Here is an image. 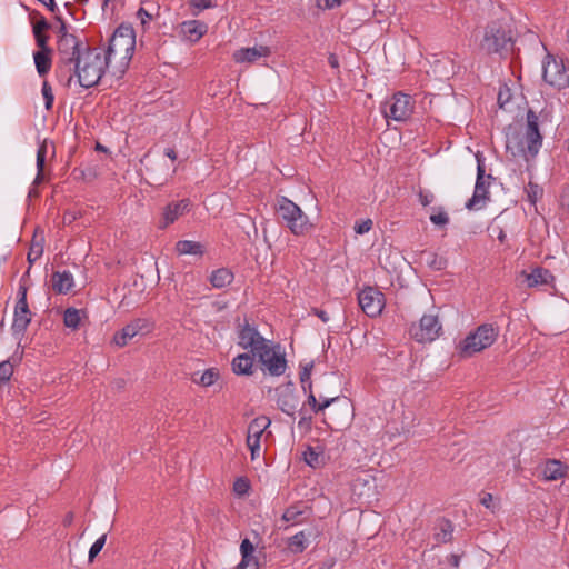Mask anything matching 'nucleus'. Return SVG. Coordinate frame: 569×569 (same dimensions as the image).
<instances>
[{
	"label": "nucleus",
	"mask_w": 569,
	"mask_h": 569,
	"mask_svg": "<svg viewBox=\"0 0 569 569\" xmlns=\"http://www.w3.org/2000/svg\"><path fill=\"white\" fill-rule=\"evenodd\" d=\"M271 421L266 416H260L253 419L248 427L247 439L260 440L264 430L270 426Z\"/></svg>",
	"instance_id": "obj_25"
},
{
	"label": "nucleus",
	"mask_w": 569,
	"mask_h": 569,
	"mask_svg": "<svg viewBox=\"0 0 569 569\" xmlns=\"http://www.w3.org/2000/svg\"><path fill=\"white\" fill-rule=\"evenodd\" d=\"M64 326L76 330L81 322V311L76 308H67L63 313Z\"/></svg>",
	"instance_id": "obj_35"
},
{
	"label": "nucleus",
	"mask_w": 569,
	"mask_h": 569,
	"mask_svg": "<svg viewBox=\"0 0 569 569\" xmlns=\"http://www.w3.org/2000/svg\"><path fill=\"white\" fill-rule=\"evenodd\" d=\"M328 62L333 69L339 68V61L336 54L331 53L328 58Z\"/></svg>",
	"instance_id": "obj_64"
},
{
	"label": "nucleus",
	"mask_w": 569,
	"mask_h": 569,
	"mask_svg": "<svg viewBox=\"0 0 569 569\" xmlns=\"http://www.w3.org/2000/svg\"><path fill=\"white\" fill-rule=\"evenodd\" d=\"M358 302L362 311L369 317H376L381 313L383 308V295L373 288L363 289L358 295Z\"/></svg>",
	"instance_id": "obj_11"
},
{
	"label": "nucleus",
	"mask_w": 569,
	"mask_h": 569,
	"mask_svg": "<svg viewBox=\"0 0 569 569\" xmlns=\"http://www.w3.org/2000/svg\"><path fill=\"white\" fill-rule=\"evenodd\" d=\"M60 32L61 36L58 41L60 64L68 72H71L73 62L83 53L87 44L80 42L76 36L68 33L63 23L60 27Z\"/></svg>",
	"instance_id": "obj_7"
},
{
	"label": "nucleus",
	"mask_w": 569,
	"mask_h": 569,
	"mask_svg": "<svg viewBox=\"0 0 569 569\" xmlns=\"http://www.w3.org/2000/svg\"><path fill=\"white\" fill-rule=\"evenodd\" d=\"M312 311H313V313H315L317 317H319L323 322H328V321H329V317H328V315H327V312H326V311L320 310V309H317V308H315Z\"/></svg>",
	"instance_id": "obj_60"
},
{
	"label": "nucleus",
	"mask_w": 569,
	"mask_h": 569,
	"mask_svg": "<svg viewBox=\"0 0 569 569\" xmlns=\"http://www.w3.org/2000/svg\"><path fill=\"white\" fill-rule=\"evenodd\" d=\"M13 375V365L10 360H4L0 362V381L6 382L9 381L11 376Z\"/></svg>",
	"instance_id": "obj_46"
},
{
	"label": "nucleus",
	"mask_w": 569,
	"mask_h": 569,
	"mask_svg": "<svg viewBox=\"0 0 569 569\" xmlns=\"http://www.w3.org/2000/svg\"><path fill=\"white\" fill-rule=\"evenodd\" d=\"M427 263L436 270H442L447 266L446 259L431 252L427 253Z\"/></svg>",
	"instance_id": "obj_44"
},
{
	"label": "nucleus",
	"mask_w": 569,
	"mask_h": 569,
	"mask_svg": "<svg viewBox=\"0 0 569 569\" xmlns=\"http://www.w3.org/2000/svg\"><path fill=\"white\" fill-rule=\"evenodd\" d=\"M54 156V144L43 140L37 151V176L33 184H40L44 180V163L48 154Z\"/></svg>",
	"instance_id": "obj_19"
},
{
	"label": "nucleus",
	"mask_w": 569,
	"mask_h": 569,
	"mask_svg": "<svg viewBox=\"0 0 569 569\" xmlns=\"http://www.w3.org/2000/svg\"><path fill=\"white\" fill-rule=\"evenodd\" d=\"M17 303H19L21 306L22 305H28V302H27V287L23 286V284L19 286Z\"/></svg>",
	"instance_id": "obj_55"
},
{
	"label": "nucleus",
	"mask_w": 569,
	"mask_h": 569,
	"mask_svg": "<svg viewBox=\"0 0 569 569\" xmlns=\"http://www.w3.org/2000/svg\"><path fill=\"white\" fill-rule=\"evenodd\" d=\"M305 531H300L288 539L287 546L293 553H301L308 546V537Z\"/></svg>",
	"instance_id": "obj_32"
},
{
	"label": "nucleus",
	"mask_w": 569,
	"mask_h": 569,
	"mask_svg": "<svg viewBox=\"0 0 569 569\" xmlns=\"http://www.w3.org/2000/svg\"><path fill=\"white\" fill-rule=\"evenodd\" d=\"M240 552L241 555H250L254 552V547L252 542L249 539H243L240 545Z\"/></svg>",
	"instance_id": "obj_53"
},
{
	"label": "nucleus",
	"mask_w": 569,
	"mask_h": 569,
	"mask_svg": "<svg viewBox=\"0 0 569 569\" xmlns=\"http://www.w3.org/2000/svg\"><path fill=\"white\" fill-rule=\"evenodd\" d=\"M436 529L433 537L438 543H446L452 539L453 526L449 520H440Z\"/></svg>",
	"instance_id": "obj_30"
},
{
	"label": "nucleus",
	"mask_w": 569,
	"mask_h": 569,
	"mask_svg": "<svg viewBox=\"0 0 569 569\" xmlns=\"http://www.w3.org/2000/svg\"><path fill=\"white\" fill-rule=\"evenodd\" d=\"M491 231H492V232H497V238H498V240H499L501 243H503V242L506 241L507 236H506V232L503 231V229H502V228H500V227H498V226H492V227H491Z\"/></svg>",
	"instance_id": "obj_57"
},
{
	"label": "nucleus",
	"mask_w": 569,
	"mask_h": 569,
	"mask_svg": "<svg viewBox=\"0 0 569 569\" xmlns=\"http://www.w3.org/2000/svg\"><path fill=\"white\" fill-rule=\"evenodd\" d=\"M254 356H252V353H241V355H238L233 360H232V371L236 373V375H244V376H250L252 375V368H253V363H254Z\"/></svg>",
	"instance_id": "obj_22"
},
{
	"label": "nucleus",
	"mask_w": 569,
	"mask_h": 569,
	"mask_svg": "<svg viewBox=\"0 0 569 569\" xmlns=\"http://www.w3.org/2000/svg\"><path fill=\"white\" fill-rule=\"evenodd\" d=\"M312 367H313V365L309 363L300 372V382H301L302 389L305 391H307V389H311L312 388V383H311V380H310Z\"/></svg>",
	"instance_id": "obj_47"
},
{
	"label": "nucleus",
	"mask_w": 569,
	"mask_h": 569,
	"mask_svg": "<svg viewBox=\"0 0 569 569\" xmlns=\"http://www.w3.org/2000/svg\"><path fill=\"white\" fill-rule=\"evenodd\" d=\"M492 500H493V497L491 493H485L481 499H480V502L481 505H483L486 508L490 509L492 507Z\"/></svg>",
	"instance_id": "obj_58"
},
{
	"label": "nucleus",
	"mask_w": 569,
	"mask_h": 569,
	"mask_svg": "<svg viewBox=\"0 0 569 569\" xmlns=\"http://www.w3.org/2000/svg\"><path fill=\"white\" fill-rule=\"evenodd\" d=\"M143 329H147V321L144 319H136L128 323L120 331L113 336V343L118 347H124L132 338L139 335Z\"/></svg>",
	"instance_id": "obj_15"
},
{
	"label": "nucleus",
	"mask_w": 569,
	"mask_h": 569,
	"mask_svg": "<svg viewBox=\"0 0 569 569\" xmlns=\"http://www.w3.org/2000/svg\"><path fill=\"white\" fill-rule=\"evenodd\" d=\"M371 228H372V220L371 219H367V220H363V221H360V222H356V224H355V231L358 234L367 233V232H369L371 230Z\"/></svg>",
	"instance_id": "obj_51"
},
{
	"label": "nucleus",
	"mask_w": 569,
	"mask_h": 569,
	"mask_svg": "<svg viewBox=\"0 0 569 569\" xmlns=\"http://www.w3.org/2000/svg\"><path fill=\"white\" fill-rule=\"evenodd\" d=\"M320 398L322 399L321 402H319V405L321 406L322 410L325 411V409H327L330 405L335 403L336 401L339 400V397L338 396H333V397H322L320 396Z\"/></svg>",
	"instance_id": "obj_56"
},
{
	"label": "nucleus",
	"mask_w": 569,
	"mask_h": 569,
	"mask_svg": "<svg viewBox=\"0 0 569 569\" xmlns=\"http://www.w3.org/2000/svg\"><path fill=\"white\" fill-rule=\"evenodd\" d=\"M542 144V136L539 130L538 116L535 111L529 110L527 112V123L525 133L519 136H511L507 139V149L512 152L513 156L522 154L526 158L536 157Z\"/></svg>",
	"instance_id": "obj_2"
},
{
	"label": "nucleus",
	"mask_w": 569,
	"mask_h": 569,
	"mask_svg": "<svg viewBox=\"0 0 569 569\" xmlns=\"http://www.w3.org/2000/svg\"><path fill=\"white\" fill-rule=\"evenodd\" d=\"M307 510H308V507L302 502L290 506L283 512L282 520H284L287 522H290V521L298 522L299 517L305 515Z\"/></svg>",
	"instance_id": "obj_34"
},
{
	"label": "nucleus",
	"mask_w": 569,
	"mask_h": 569,
	"mask_svg": "<svg viewBox=\"0 0 569 569\" xmlns=\"http://www.w3.org/2000/svg\"><path fill=\"white\" fill-rule=\"evenodd\" d=\"M107 540V535H102L99 539H97L89 550V562H92L98 553L102 550Z\"/></svg>",
	"instance_id": "obj_45"
},
{
	"label": "nucleus",
	"mask_w": 569,
	"mask_h": 569,
	"mask_svg": "<svg viewBox=\"0 0 569 569\" xmlns=\"http://www.w3.org/2000/svg\"><path fill=\"white\" fill-rule=\"evenodd\" d=\"M41 92H42V96L44 99L46 110H50L52 108L54 97H53L51 86L49 84L48 81H43Z\"/></svg>",
	"instance_id": "obj_43"
},
{
	"label": "nucleus",
	"mask_w": 569,
	"mask_h": 569,
	"mask_svg": "<svg viewBox=\"0 0 569 569\" xmlns=\"http://www.w3.org/2000/svg\"><path fill=\"white\" fill-rule=\"evenodd\" d=\"M190 207V201L188 199H182L178 202H171L166 206L162 219L159 222V228L164 229L169 224L173 223L179 217L184 214Z\"/></svg>",
	"instance_id": "obj_16"
},
{
	"label": "nucleus",
	"mask_w": 569,
	"mask_h": 569,
	"mask_svg": "<svg viewBox=\"0 0 569 569\" xmlns=\"http://www.w3.org/2000/svg\"><path fill=\"white\" fill-rule=\"evenodd\" d=\"M303 460L306 463L312 468H318L323 463V455L320 451H317L313 447H308L303 452Z\"/></svg>",
	"instance_id": "obj_36"
},
{
	"label": "nucleus",
	"mask_w": 569,
	"mask_h": 569,
	"mask_svg": "<svg viewBox=\"0 0 569 569\" xmlns=\"http://www.w3.org/2000/svg\"><path fill=\"white\" fill-rule=\"evenodd\" d=\"M279 353L280 352L276 351L271 346V342L266 340L263 345L256 348V350L252 352V356L258 357L261 365L264 366L272 356H277Z\"/></svg>",
	"instance_id": "obj_33"
},
{
	"label": "nucleus",
	"mask_w": 569,
	"mask_h": 569,
	"mask_svg": "<svg viewBox=\"0 0 569 569\" xmlns=\"http://www.w3.org/2000/svg\"><path fill=\"white\" fill-rule=\"evenodd\" d=\"M247 445L251 450L252 459H254L256 455L259 453L260 450V440H250L247 439Z\"/></svg>",
	"instance_id": "obj_54"
},
{
	"label": "nucleus",
	"mask_w": 569,
	"mask_h": 569,
	"mask_svg": "<svg viewBox=\"0 0 569 569\" xmlns=\"http://www.w3.org/2000/svg\"><path fill=\"white\" fill-rule=\"evenodd\" d=\"M277 212L282 223H284L295 236L307 234L312 229L308 216L293 201L286 197L277 200Z\"/></svg>",
	"instance_id": "obj_4"
},
{
	"label": "nucleus",
	"mask_w": 569,
	"mask_h": 569,
	"mask_svg": "<svg viewBox=\"0 0 569 569\" xmlns=\"http://www.w3.org/2000/svg\"><path fill=\"white\" fill-rule=\"evenodd\" d=\"M527 199L531 204H535L537 200L542 196V188H540L537 183L529 182L525 188Z\"/></svg>",
	"instance_id": "obj_39"
},
{
	"label": "nucleus",
	"mask_w": 569,
	"mask_h": 569,
	"mask_svg": "<svg viewBox=\"0 0 569 569\" xmlns=\"http://www.w3.org/2000/svg\"><path fill=\"white\" fill-rule=\"evenodd\" d=\"M309 390V395H308V399H307V402L306 405H309L310 407L315 406L316 403H318L319 401L317 400L315 393L312 392L311 389H308Z\"/></svg>",
	"instance_id": "obj_63"
},
{
	"label": "nucleus",
	"mask_w": 569,
	"mask_h": 569,
	"mask_svg": "<svg viewBox=\"0 0 569 569\" xmlns=\"http://www.w3.org/2000/svg\"><path fill=\"white\" fill-rule=\"evenodd\" d=\"M136 48V33L131 26L120 24L112 33L106 51L107 61L118 59L121 66H128Z\"/></svg>",
	"instance_id": "obj_3"
},
{
	"label": "nucleus",
	"mask_w": 569,
	"mask_h": 569,
	"mask_svg": "<svg viewBox=\"0 0 569 569\" xmlns=\"http://www.w3.org/2000/svg\"><path fill=\"white\" fill-rule=\"evenodd\" d=\"M249 489H250L249 482L244 478H239L233 483V490L239 496H243V495L248 493Z\"/></svg>",
	"instance_id": "obj_48"
},
{
	"label": "nucleus",
	"mask_w": 569,
	"mask_h": 569,
	"mask_svg": "<svg viewBox=\"0 0 569 569\" xmlns=\"http://www.w3.org/2000/svg\"><path fill=\"white\" fill-rule=\"evenodd\" d=\"M477 162V180L473 196L466 203V208L469 210L481 209L486 204V201L489 199L488 187L490 184L489 180L491 179V176L485 174V164L478 156Z\"/></svg>",
	"instance_id": "obj_10"
},
{
	"label": "nucleus",
	"mask_w": 569,
	"mask_h": 569,
	"mask_svg": "<svg viewBox=\"0 0 569 569\" xmlns=\"http://www.w3.org/2000/svg\"><path fill=\"white\" fill-rule=\"evenodd\" d=\"M49 27V23L43 18L33 26V34L39 50H52L47 43L49 37L44 33Z\"/></svg>",
	"instance_id": "obj_27"
},
{
	"label": "nucleus",
	"mask_w": 569,
	"mask_h": 569,
	"mask_svg": "<svg viewBox=\"0 0 569 569\" xmlns=\"http://www.w3.org/2000/svg\"><path fill=\"white\" fill-rule=\"evenodd\" d=\"M511 42L510 28L500 21H492L485 29L480 48L487 53H501L509 49Z\"/></svg>",
	"instance_id": "obj_5"
},
{
	"label": "nucleus",
	"mask_w": 569,
	"mask_h": 569,
	"mask_svg": "<svg viewBox=\"0 0 569 569\" xmlns=\"http://www.w3.org/2000/svg\"><path fill=\"white\" fill-rule=\"evenodd\" d=\"M219 378V371L214 368H209L203 372H194L192 375V381L203 387L212 386Z\"/></svg>",
	"instance_id": "obj_31"
},
{
	"label": "nucleus",
	"mask_w": 569,
	"mask_h": 569,
	"mask_svg": "<svg viewBox=\"0 0 569 569\" xmlns=\"http://www.w3.org/2000/svg\"><path fill=\"white\" fill-rule=\"evenodd\" d=\"M108 64L109 61L106 57L102 58L99 49L86 46L83 53L73 62L68 83L72 81L73 74H76L81 87L91 88L98 84Z\"/></svg>",
	"instance_id": "obj_1"
},
{
	"label": "nucleus",
	"mask_w": 569,
	"mask_h": 569,
	"mask_svg": "<svg viewBox=\"0 0 569 569\" xmlns=\"http://www.w3.org/2000/svg\"><path fill=\"white\" fill-rule=\"evenodd\" d=\"M31 321V311L28 305L16 303L11 330L13 335H23Z\"/></svg>",
	"instance_id": "obj_18"
},
{
	"label": "nucleus",
	"mask_w": 569,
	"mask_h": 569,
	"mask_svg": "<svg viewBox=\"0 0 569 569\" xmlns=\"http://www.w3.org/2000/svg\"><path fill=\"white\" fill-rule=\"evenodd\" d=\"M561 206L569 211V190L561 194Z\"/></svg>",
	"instance_id": "obj_62"
},
{
	"label": "nucleus",
	"mask_w": 569,
	"mask_h": 569,
	"mask_svg": "<svg viewBox=\"0 0 569 569\" xmlns=\"http://www.w3.org/2000/svg\"><path fill=\"white\" fill-rule=\"evenodd\" d=\"M279 408L282 412L293 416L297 409V405L293 401V396L291 393L282 395L278 400Z\"/></svg>",
	"instance_id": "obj_37"
},
{
	"label": "nucleus",
	"mask_w": 569,
	"mask_h": 569,
	"mask_svg": "<svg viewBox=\"0 0 569 569\" xmlns=\"http://www.w3.org/2000/svg\"><path fill=\"white\" fill-rule=\"evenodd\" d=\"M441 331V325L437 315H425L418 323H412L409 333L417 342H432Z\"/></svg>",
	"instance_id": "obj_9"
},
{
	"label": "nucleus",
	"mask_w": 569,
	"mask_h": 569,
	"mask_svg": "<svg viewBox=\"0 0 569 569\" xmlns=\"http://www.w3.org/2000/svg\"><path fill=\"white\" fill-rule=\"evenodd\" d=\"M528 287H537L539 284H547L553 280L551 272L545 268H535L530 273L522 272Z\"/></svg>",
	"instance_id": "obj_21"
},
{
	"label": "nucleus",
	"mask_w": 569,
	"mask_h": 569,
	"mask_svg": "<svg viewBox=\"0 0 569 569\" xmlns=\"http://www.w3.org/2000/svg\"><path fill=\"white\" fill-rule=\"evenodd\" d=\"M52 290L58 295H67L74 286L70 271H54L51 274Z\"/></svg>",
	"instance_id": "obj_20"
},
{
	"label": "nucleus",
	"mask_w": 569,
	"mask_h": 569,
	"mask_svg": "<svg viewBox=\"0 0 569 569\" xmlns=\"http://www.w3.org/2000/svg\"><path fill=\"white\" fill-rule=\"evenodd\" d=\"M266 340L256 326L250 325L248 321L238 325V345L243 349H249L251 353L256 348L263 345Z\"/></svg>",
	"instance_id": "obj_12"
},
{
	"label": "nucleus",
	"mask_w": 569,
	"mask_h": 569,
	"mask_svg": "<svg viewBox=\"0 0 569 569\" xmlns=\"http://www.w3.org/2000/svg\"><path fill=\"white\" fill-rule=\"evenodd\" d=\"M497 337L498 329L493 327V325H481L460 342V355L462 357H471L490 347L496 341Z\"/></svg>",
	"instance_id": "obj_6"
},
{
	"label": "nucleus",
	"mask_w": 569,
	"mask_h": 569,
	"mask_svg": "<svg viewBox=\"0 0 569 569\" xmlns=\"http://www.w3.org/2000/svg\"><path fill=\"white\" fill-rule=\"evenodd\" d=\"M242 559L240 563L237 566V569H259L258 560L253 553L250 555H241Z\"/></svg>",
	"instance_id": "obj_42"
},
{
	"label": "nucleus",
	"mask_w": 569,
	"mask_h": 569,
	"mask_svg": "<svg viewBox=\"0 0 569 569\" xmlns=\"http://www.w3.org/2000/svg\"><path fill=\"white\" fill-rule=\"evenodd\" d=\"M510 98H511L510 89L506 86L500 88L498 98H497L498 104L500 106V108H505V106L510 101Z\"/></svg>",
	"instance_id": "obj_49"
},
{
	"label": "nucleus",
	"mask_w": 569,
	"mask_h": 569,
	"mask_svg": "<svg viewBox=\"0 0 569 569\" xmlns=\"http://www.w3.org/2000/svg\"><path fill=\"white\" fill-rule=\"evenodd\" d=\"M447 562L452 567H458L460 562V556L452 553L447 558Z\"/></svg>",
	"instance_id": "obj_59"
},
{
	"label": "nucleus",
	"mask_w": 569,
	"mask_h": 569,
	"mask_svg": "<svg viewBox=\"0 0 569 569\" xmlns=\"http://www.w3.org/2000/svg\"><path fill=\"white\" fill-rule=\"evenodd\" d=\"M208 31L207 23L199 20H188L180 24L179 34L190 43L198 42Z\"/></svg>",
	"instance_id": "obj_14"
},
{
	"label": "nucleus",
	"mask_w": 569,
	"mask_h": 569,
	"mask_svg": "<svg viewBox=\"0 0 569 569\" xmlns=\"http://www.w3.org/2000/svg\"><path fill=\"white\" fill-rule=\"evenodd\" d=\"M543 80L551 86L562 88L567 87L569 74L566 72L565 67L558 63L555 59L548 60L543 63Z\"/></svg>",
	"instance_id": "obj_13"
},
{
	"label": "nucleus",
	"mask_w": 569,
	"mask_h": 569,
	"mask_svg": "<svg viewBox=\"0 0 569 569\" xmlns=\"http://www.w3.org/2000/svg\"><path fill=\"white\" fill-rule=\"evenodd\" d=\"M176 250L179 254H192L201 257L203 254V246L198 241L180 240L176 243Z\"/></svg>",
	"instance_id": "obj_28"
},
{
	"label": "nucleus",
	"mask_w": 569,
	"mask_h": 569,
	"mask_svg": "<svg viewBox=\"0 0 569 569\" xmlns=\"http://www.w3.org/2000/svg\"><path fill=\"white\" fill-rule=\"evenodd\" d=\"M270 48L259 46L253 48H241L233 53V60L237 63H253L260 58H266L270 54Z\"/></svg>",
	"instance_id": "obj_17"
},
{
	"label": "nucleus",
	"mask_w": 569,
	"mask_h": 569,
	"mask_svg": "<svg viewBox=\"0 0 569 569\" xmlns=\"http://www.w3.org/2000/svg\"><path fill=\"white\" fill-rule=\"evenodd\" d=\"M138 16L141 19L142 24H144L147 22V20L151 19V16L143 8L139 9Z\"/></svg>",
	"instance_id": "obj_61"
},
{
	"label": "nucleus",
	"mask_w": 569,
	"mask_h": 569,
	"mask_svg": "<svg viewBox=\"0 0 569 569\" xmlns=\"http://www.w3.org/2000/svg\"><path fill=\"white\" fill-rule=\"evenodd\" d=\"M437 212L430 216V221L435 226L445 227L449 223V216L442 208H437Z\"/></svg>",
	"instance_id": "obj_40"
},
{
	"label": "nucleus",
	"mask_w": 569,
	"mask_h": 569,
	"mask_svg": "<svg viewBox=\"0 0 569 569\" xmlns=\"http://www.w3.org/2000/svg\"><path fill=\"white\" fill-rule=\"evenodd\" d=\"M300 420L298 421V427L300 429L310 430L311 429V422L312 418L311 416H308L303 408L299 410Z\"/></svg>",
	"instance_id": "obj_50"
},
{
	"label": "nucleus",
	"mask_w": 569,
	"mask_h": 569,
	"mask_svg": "<svg viewBox=\"0 0 569 569\" xmlns=\"http://www.w3.org/2000/svg\"><path fill=\"white\" fill-rule=\"evenodd\" d=\"M52 50H38L33 52V60L37 72L40 77H44L51 69L52 64Z\"/></svg>",
	"instance_id": "obj_23"
},
{
	"label": "nucleus",
	"mask_w": 569,
	"mask_h": 569,
	"mask_svg": "<svg viewBox=\"0 0 569 569\" xmlns=\"http://www.w3.org/2000/svg\"><path fill=\"white\" fill-rule=\"evenodd\" d=\"M189 4L197 10L196 12H192L193 16H197L204 9L214 8L217 6L214 0H189Z\"/></svg>",
	"instance_id": "obj_41"
},
{
	"label": "nucleus",
	"mask_w": 569,
	"mask_h": 569,
	"mask_svg": "<svg viewBox=\"0 0 569 569\" xmlns=\"http://www.w3.org/2000/svg\"><path fill=\"white\" fill-rule=\"evenodd\" d=\"M286 368L287 361L282 353L272 356L263 366V369H266L271 376H281L284 373Z\"/></svg>",
	"instance_id": "obj_29"
},
{
	"label": "nucleus",
	"mask_w": 569,
	"mask_h": 569,
	"mask_svg": "<svg viewBox=\"0 0 569 569\" xmlns=\"http://www.w3.org/2000/svg\"><path fill=\"white\" fill-rule=\"evenodd\" d=\"M413 107L415 102L409 94L398 92L382 106V113L395 121H406L411 117Z\"/></svg>",
	"instance_id": "obj_8"
},
{
	"label": "nucleus",
	"mask_w": 569,
	"mask_h": 569,
	"mask_svg": "<svg viewBox=\"0 0 569 569\" xmlns=\"http://www.w3.org/2000/svg\"><path fill=\"white\" fill-rule=\"evenodd\" d=\"M435 199V196L433 193L429 192V191H420L419 192V201L420 203L423 206V207H427L429 206Z\"/></svg>",
	"instance_id": "obj_52"
},
{
	"label": "nucleus",
	"mask_w": 569,
	"mask_h": 569,
	"mask_svg": "<svg viewBox=\"0 0 569 569\" xmlns=\"http://www.w3.org/2000/svg\"><path fill=\"white\" fill-rule=\"evenodd\" d=\"M567 467L559 460H549L546 462L542 475L546 480H558L566 475Z\"/></svg>",
	"instance_id": "obj_26"
},
{
	"label": "nucleus",
	"mask_w": 569,
	"mask_h": 569,
	"mask_svg": "<svg viewBox=\"0 0 569 569\" xmlns=\"http://www.w3.org/2000/svg\"><path fill=\"white\" fill-rule=\"evenodd\" d=\"M42 253H43L42 242L33 240L30 246L28 256H27L29 264L32 266L34 263V261H37L42 256Z\"/></svg>",
	"instance_id": "obj_38"
},
{
	"label": "nucleus",
	"mask_w": 569,
	"mask_h": 569,
	"mask_svg": "<svg viewBox=\"0 0 569 569\" xmlns=\"http://www.w3.org/2000/svg\"><path fill=\"white\" fill-rule=\"evenodd\" d=\"M233 273L230 269L219 268L212 271L209 281L214 288L222 289L229 286L233 281Z\"/></svg>",
	"instance_id": "obj_24"
}]
</instances>
